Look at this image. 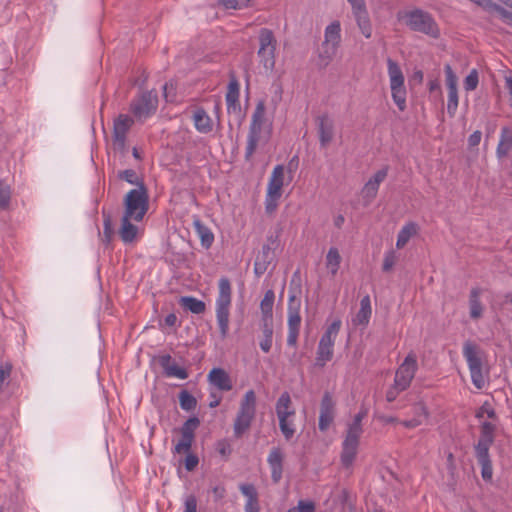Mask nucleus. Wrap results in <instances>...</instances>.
Masks as SVG:
<instances>
[{
    "mask_svg": "<svg viewBox=\"0 0 512 512\" xmlns=\"http://www.w3.org/2000/svg\"><path fill=\"white\" fill-rule=\"evenodd\" d=\"M481 465V474L482 478L485 481H490L492 479V462L491 460L488 461H481L478 462Z\"/></svg>",
    "mask_w": 512,
    "mask_h": 512,
    "instance_id": "680f3d73",
    "label": "nucleus"
},
{
    "mask_svg": "<svg viewBox=\"0 0 512 512\" xmlns=\"http://www.w3.org/2000/svg\"><path fill=\"white\" fill-rule=\"evenodd\" d=\"M341 256L336 247H331L326 255V267L329 269L332 276H335L341 264Z\"/></svg>",
    "mask_w": 512,
    "mask_h": 512,
    "instance_id": "4c0bfd02",
    "label": "nucleus"
},
{
    "mask_svg": "<svg viewBox=\"0 0 512 512\" xmlns=\"http://www.w3.org/2000/svg\"><path fill=\"white\" fill-rule=\"evenodd\" d=\"M193 121L196 130L200 133L207 134L213 129L212 119L202 107L194 111Z\"/></svg>",
    "mask_w": 512,
    "mask_h": 512,
    "instance_id": "a878e982",
    "label": "nucleus"
},
{
    "mask_svg": "<svg viewBox=\"0 0 512 512\" xmlns=\"http://www.w3.org/2000/svg\"><path fill=\"white\" fill-rule=\"evenodd\" d=\"M260 47L258 56L266 70H273L275 66L276 39L270 29L262 28L259 33Z\"/></svg>",
    "mask_w": 512,
    "mask_h": 512,
    "instance_id": "f8f14e48",
    "label": "nucleus"
},
{
    "mask_svg": "<svg viewBox=\"0 0 512 512\" xmlns=\"http://www.w3.org/2000/svg\"><path fill=\"white\" fill-rule=\"evenodd\" d=\"M341 27L339 21H334L325 29L324 41L322 43L339 47L341 41Z\"/></svg>",
    "mask_w": 512,
    "mask_h": 512,
    "instance_id": "72a5a7b5",
    "label": "nucleus"
},
{
    "mask_svg": "<svg viewBox=\"0 0 512 512\" xmlns=\"http://www.w3.org/2000/svg\"><path fill=\"white\" fill-rule=\"evenodd\" d=\"M159 365L162 367L164 374L168 377H177L179 379H187L189 374L183 367L178 366L172 362V357L169 354H164L158 358Z\"/></svg>",
    "mask_w": 512,
    "mask_h": 512,
    "instance_id": "4be33fe9",
    "label": "nucleus"
},
{
    "mask_svg": "<svg viewBox=\"0 0 512 512\" xmlns=\"http://www.w3.org/2000/svg\"><path fill=\"white\" fill-rule=\"evenodd\" d=\"M265 113L266 107L265 102L260 100L254 109L252 114L251 123L249 126L247 145L245 149V160L250 161L253 154L255 153L258 142L261 137L262 128L265 124Z\"/></svg>",
    "mask_w": 512,
    "mask_h": 512,
    "instance_id": "423d86ee",
    "label": "nucleus"
},
{
    "mask_svg": "<svg viewBox=\"0 0 512 512\" xmlns=\"http://www.w3.org/2000/svg\"><path fill=\"white\" fill-rule=\"evenodd\" d=\"M284 183V167L282 165H277L274 167L268 187L267 192H270L271 195H282V187Z\"/></svg>",
    "mask_w": 512,
    "mask_h": 512,
    "instance_id": "bb28decb",
    "label": "nucleus"
},
{
    "mask_svg": "<svg viewBox=\"0 0 512 512\" xmlns=\"http://www.w3.org/2000/svg\"><path fill=\"white\" fill-rule=\"evenodd\" d=\"M184 512H197V498L194 495L186 497L184 502Z\"/></svg>",
    "mask_w": 512,
    "mask_h": 512,
    "instance_id": "0e129e2a",
    "label": "nucleus"
},
{
    "mask_svg": "<svg viewBox=\"0 0 512 512\" xmlns=\"http://www.w3.org/2000/svg\"><path fill=\"white\" fill-rule=\"evenodd\" d=\"M463 355L468 363L472 383L476 388L482 389L485 385V380L482 373V360L479 356L478 346L471 341L465 342Z\"/></svg>",
    "mask_w": 512,
    "mask_h": 512,
    "instance_id": "1a4fd4ad",
    "label": "nucleus"
},
{
    "mask_svg": "<svg viewBox=\"0 0 512 512\" xmlns=\"http://www.w3.org/2000/svg\"><path fill=\"white\" fill-rule=\"evenodd\" d=\"M300 307H301V300L299 298H297L296 293H291L289 295V301H288V336H287V345L290 347L297 346L300 325H301Z\"/></svg>",
    "mask_w": 512,
    "mask_h": 512,
    "instance_id": "9b49d317",
    "label": "nucleus"
},
{
    "mask_svg": "<svg viewBox=\"0 0 512 512\" xmlns=\"http://www.w3.org/2000/svg\"><path fill=\"white\" fill-rule=\"evenodd\" d=\"M418 226L414 222H409L402 227L397 236L396 247L398 249L403 248L410 238L417 234Z\"/></svg>",
    "mask_w": 512,
    "mask_h": 512,
    "instance_id": "f704fd0d",
    "label": "nucleus"
},
{
    "mask_svg": "<svg viewBox=\"0 0 512 512\" xmlns=\"http://www.w3.org/2000/svg\"><path fill=\"white\" fill-rule=\"evenodd\" d=\"M241 493L247 497L246 503L258 504V492L253 484H241L239 487Z\"/></svg>",
    "mask_w": 512,
    "mask_h": 512,
    "instance_id": "37998d69",
    "label": "nucleus"
},
{
    "mask_svg": "<svg viewBox=\"0 0 512 512\" xmlns=\"http://www.w3.org/2000/svg\"><path fill=\"white\" fill-rule=\"evenodd\" d=\"M372 314L370 296H364L360 301V309L352 319V323L355 326L366 327L370 321Z\"/></svg>",
    "mask_w": 512,
    "mask_h": 512,
    "instance_id": "b1692460",
    "label": "nucleus"
},
{
    "mask_svg": "<svg viewBox=\"0 0 512 512\" xmlns=\"http://www.w3.org/2000/svg\"><path fill=\"white\" fill-rule=\"evenodd\" d=\"M179 404L184 411H192L197 406V399L187 390H182L178 395Z\"/></svg>",
    "mask_w": 512,
    "mask_h": 512,
    "instance_id": "a19ab883",
    "label": "nucleus"
},
{
    "mask_svg": "<svg viewBox=\"0 0 512 512\" xmlns=\"http://www.w3.org/2000/svg\"><path fill=\"white\" fill-rule=\"evenodd\" d=\"M226 105L228 113L234 114L238 120V126H241L245 119V113L242 111L240 101L226 102Z\"/></svg>",
    "mask_w": 512,
    "mask_h": 512,
    "instance_id": "a18cd8bd",
    "label": "nucleus"
},
{
    "mask_svg": "<svg viewBox=\"0 0 512 512\" xmlns=\"http://www.w3.org/2000/svg\"><path fill=\"white\" fill-rule=\"evenodd\" d=\"M200 426V419L197 416L189 417L181 426V438L174 446L173 453L182 454L191 450L195 440V431Z\"/></svg>",
    "mask_w": 512,
    "mask_h": 512,
    "instance_id": "ddd939ff",
    "label": "nucleus"
},
{
    "mask_svg": "<svg viewBox=\"0 0 512 512\" xmlns=\"http://www.w3.org/2000/svg\"><path fill=\"white\" fill-rule=\"evenodd\" d=\"M103 216V238L102 241L106 246H109L114 236V230L112 226V218L109 212L105 209L102 210Z\"/></svg>",
    "mask_w": 512,
    "mask_h": 512,
    "instance_id": "58836bf2",
    "label": "nucleus"
},
{
    "mask_svg": "<svg viewBox=\"0 0 512 512\" xmlns=\"http://www.w3.org/2000/svg\"><path fill=\"white\" fill-rule=\"evenodd\" d=\"M396 261L397 256L394 250H389L388 252H386L382 264V271L390 272L393 269Z\"/></svg>",
    "mask_w": 512,
    "mask_h": 512,
    "instance_id": "864d4df0",
    "label": "nucleus"
},
{
    "mask_svg": "<svg viewBox=\"0 0 512 512\" xmlns=\"http://www.w3.org/2000/svg\"><path fill=\"white\" fill-rule=\"evenodd\" d=\"M123 216L133 218V221L140 222L149 209V194L144 183L139 188L130 190L124 197Z\"/></svg>",
    "mask_w": 512,
    "mask_h": 512,
    "instance_id": "7ed1b4c3",
    "label": "nucleus"
},
{
    "mask_svg": "<svg viewBox=\"0 0 512 512\" xmlns=\"http://www.w3.org/2000/svg\"><path fill=\"white\" fill-rule=\"evenodd\" d=\"M261 330L263 333V339L260 341L259 345L264 353H268L272 347L273 321H262Z\"/></svg>",
    "mask_w": 512,
    "mask_h": 512,
    "instance_id": "c9c22d12",
    "label": "nucleus"
},
{
    "mask_svg": "<svg viewBox=\"0 0 512 512\" xmlns=\"http://www.w3.org/2000/svg\"><path fill=\"white\" fill-rule=\"evenodd\" d=\"M193 226L196 234L200 238L201 245L206 249L210 248L214 242V235L212 231L204 225L199 218L194 219Z\"/></svg>",
    "mask_w": 512,
    "mask_h": 512,
    "instance_id": "c756f323",
    "label": "nucleus"
},
{
    "mask_svg": "<svg viewBox=\"0 0 512 512\" xmlns=\"http://www.w3.org/2000/svg\"><path fill=\"white\" fill-rule=\"evenodd\" d=\"M218 296L216 299V318L222 339L229 332V315L232 300V287L229 278L221 277L218 282Z\"/></svg>",
    "mask_w": 512,
    "mask_h": 512,
    "instance_id": "f03ea898",
    "label": "nucleus"
},
{
    "mask_svg": "<svg viewBox=\"0 0 512 512\" xmlns=\"http://www.w3.org/2000/svg\"><path fill=\"white\" fill-rule=\"evenodd\" d=\"M417 370L416 356L412 353L408 354L404 359V362L400 365L395 373L394 383L395 386L400 390H406L412 379L415 376Z\"/></svg>",
    "mask_w": 512,
    "mask_h": 512,
    "instance_id": "4468645a",
    "label": "nucleus"
},
{
    "mask_svg": "<svg viewBox=\"0 0 512 512\" xmlns=\"http://www.w3.org/2000/svg\"><path fill=\"white\" fill-rule=\"evenodd\" d=\"M482 133L481 131L477 130L474 131L468 138V145L469 147H475L478 146L481 141Z\"/></svg>",
    "mask_w": 512,
    "mask_h": 512,
    "instance_id": "69168bd1",
    "label": "nucleus"
},
{
    "mask_svg": "<svg viewBox=\"0 0 512 512\" xmlns=\"http://www.w3.org/2000/svg\"><path fill=\"white\" fill-rule=\"evenodd\" d=\"M289 417L278 418L279 419V427L284 435V438L289 441L295 434V428L293 427V423L288 420Z\"/></svg>",
    "mask_w": 512,
    "mask_h": 512,
    "instance_id": "c03bdc74",
    "label": "nucleus"
},
{
    "mask_svg": "<svg viewBox=\"0 0 512 512\" xmlns=\"http://www.w3.org/2000/svg\"><path fill=\"white\" fill-rule=\"evenodd\" d=\"M406 25L415 32H420L432 38H438L440 30L430 13L414 9L405 13Z\"/></svg>",
    "mask_w": 512,
    "mask_h": 512,
    "instance_id": "0eeeda50",
    "label": "nucleus"
},
{
    "mask_svg": "<svg viewBox=\"0 0 512 512\" xmlns=\"http://www.w3.org/2000/svg\"><path fill=\"white\" fill-rule=\"evenodd\" d=\"M275 300V294L273 290H267L264 298L260 303V309L262 313V321H273V305Z\"/></svg>",
    "mask_w": 512,
    "mask_h": 512,
    "instance_id": "2f4dec72",
    "label": "nucleus"
},
{
    "mask_svg": "<svg viewBox=\"0 0 512 512\" xmlns=\"http://www.w3.org/2000/svg\"><path fill=\"white\" fill-rule=\"evenodd\" d=\"M512 148V134L507 127L501 130V137L498 143L496 153L499 158L506 156Z\"/></svg>",
    "mask_w": 512,
    "mask_h": 512,
    "instance_id": "e433bc0d",
    "label": "nucleus"
},
{
    "mask_svg": "<svg viewBox=\"0 0 512 512\" xmlns=\"http://www.w3.org/2000/svg\"><path fill=\"white\" fill-rule=\"evenodd\" d=\"M416 416L423 415L425 418L429 416L428 410L423 402H419L414 406Z\"/></svg>",
    "mask_w": 512,
    "mask_h": 512,
    "instance_id": "338daca9",
    "label": "nucleus"
},
{
    "mask_svg": "<svg viewBox=\"0 0 512 512\" xmlns=\"http://www.w3.org/2000/svg\"><path fill=\"white\" fill-rule=\"evenodd\" d=\"M388 175V166L378 170L364 185L361 194L364 200V205L368 206L376 198L379 186Z\"/></svg>",
    "mask_w": 512,
    "mask_h": 512,
    "instance_id": "dca6fc26",
    "label": "nucleus"
},
{
    "mask_svg": "<svg viewBox=\"0 0 512 512\" xmlns=\"http://www.w3.org/2000/svg\"><path fill=\"white\" fill-rule=\"evenodd\" d=\"M480 294L481 289L474 287L471 289L469 295L470 317L474 320L481 318L483 314V305L480 301Z\"/></svg>",
    "mask_w": 512,
    "mask_h": 512,
    "instance_id": "7c9ffc66",
    "label": "nucleus"
},
{
    "mask_svg": "<svg viewBox=\"0 0 512 512\" xmlns=\"http://www.w3.org/2000/svg\"><path fill=\"white\" fill-rule=\"evenodd\" d=\"M208 379L221 391H230L233 387L229 374L222 368H213L208 374Z\"/></svg>",
    "mask_w": 512,
    "mask_h": 512,
    "instance_id": "5701e85b",
    "label": "nucleus"
},
{
    "mask_svg": "<svg viewBox=\"0 0 512 512\" xmlns=\"http://www.w3.org/2000/svg\"><path fill=\"white\" fill-rule=\"evenodd\" d=\"M290 285V294L295 293V289H297L298 292L301 293V275L299 269L293 273Z\"/></svg>",
    "mask_w": 512,
    "mask_h": 512,
    "instance_id": "e2e57ef3",
    "label": "nucleus"
},
{
    "mask_svg": "<svg viewBox=\"0 0 512 512\" xmlns=\"http://www.w3.org/2000/svg\"><path fill=\"white\" fill-rule=\"evenodd\" d=\"M134 124L133 118L126 114H120L114 119L113 123V144L121 152L126 149V135Z\"/></svg>",
    "mask_w": 512,
    "mask_h": 512,
    "instance_id": "2eb2a0df",
    "label": "nucleus"
},
{
    "mask_svg": "<svg viewBox=\"0 0 512 512\" xmlns=\"http://www.w3.org/2000/svg\"><path fill=\"white\" fill-rule=\"evenodd\" d=\"M402 390L398 389V387H396L395 385L393 387H391L387 393H386V400L388 402H393L398 394L401 392Z\"/></svg>",
    "mask_w": 512,
    "mask_h": 512,
    "instance_id": "774afa93",
    "label": "nucleus"
},
{
    "mask_svg": "<svg viewBox=\"0 0 512 512\" xmlns=\"http://www.w3.org/2000/svg\"><path fill=\"white\" fill-rule=\"evenodd\" d=\"M186 454L187 456L184 461L185 469L187 471H193L199 463V458L197 455L190 453V451L187 452Z\"/></svg>",
    "mask_w": 512,
    "mask_h": 512,
    "instance_id": "052dcab7",
    "label": "nucleus"
},
{
    "mask_svg": "<svg viewBox=\"0 0 512 512\" xmlns=\"http://www.w3.org/2000/svg\"><path fill=\"white\" fill-rule=\"evenodd\" d=\"M133 218L122 216L121 227L119 229V236L125 244L133 243L138 234V227L131 223Z\"/></svg>",
    "mask_w": 512,
    "mask_h": 512,
    "instance_id": "393cba45",
    "label": "nucleus"
},
{
    "mask_svg": "<svg viewBox=\"0 0 512 512\" xmlns=\"http://www.w3.org/2000/svg\"><path fill=\"white\" fill-rule=\"evenodd\" d=\"M479 83V76L476 69L470 71V73L464 79V89L466 91H473L477 88Z\"/></svg>",
    "mask_w": 512,
    "mask_h": 512,
    "instance_id": "8fccbe9b",
    "label": "nucleus"
},
{
    "mask_svg": "<svg viewBox=\"0 0 512 512\" xmlns=\"http://www.w3.org/2000/svg\"><path fill=\"white\" fill-rule=\"evenodd\" d=\"M273 250L270 244H264L261 251L257 254L254 263V272L257 276L263 275L274 260Z\"/></svg>",
    "mask_w": 512,
    "mask_h": 512,
    "instance_id": "412c9836",
    "label": "nucleus"
},
{
    "mask_svg": "<svg viewBox=\"0 0 512 512\" xmlns=\"http://www.w3.org/2000/svg\"><path fill=\"white\" fill-rule=\"evenodd\" d=\"M388 76L390 79L391 96L400 111L406 109L407 91L405 87V77L399 64L388 57L386 60Z\"/></svg>",
    "mask_w": 512,
    "mask_h": 512,
    "instance_id": "39448f33",
    "label": "nucleus"
},
{
    "mask_svg": "<svg viewBox=\"0 0 512 512\" xmlns=\"http://www.w3.org/2000/svg\"><path fill=\"white\" fill-rule=\"evenodd\" d=\"M281 195H271L270 192H267L266 198H265V210L267 213H272L276 210L278 206V200L280 199Z\"/></svg>",
    "mask_w": 512,
    "mask_h": 512,
    "instance_id": "5fc2aeb1",
    "label": "nucleus"
},
{
    "mask_svg": "<svg viewBox=\"0 0 512 512\" xmlns=\"http://www.w3.org/2000/svg\"><path fill=\"white\" fill-rule=\"evenodd\" d=\"M495 425L490 422H483L481 425L480 439L487 440L489 442L494 441Z\"/></svg>",
    "mask_w": 512,
    "mask_h": 512,
    "instance_id": "603ef678",
    "label": "nucleus"
},
{
    "mask_svg": "<svg viewBox=\"0 0 512 512\" xmlns=\"http://www.w3.org/2000/svg\"><path fill=\"white\" fill-rule=\"evenodd\" d=\"M319 143L322 148H326L334 137V122L328 114L316 117Z\"/></svg>",
    "mask_w": 512,
    "mask_h": 512,
    "instance_id": "a211bd4d",
    "label": "nucleus"
},
{
    "mask_svg": "<svg viewBox=\"0 0 512 512\" xmlns=\"http://www.w3.org/2000/svg\"><path fill=\"white\" fill-rule=\"evenodd\" d=\"M227 9H242L249 6L250 0H219Z\"/></svg>",
    "mask_w": 512,
    "mask_h": 512,
    "instance_id": "13d9d810",
    "label": "nucleus"
},
{
    "mask_svg": "<svg viewBox=\"0 0 512 512\" xmlns=\"http://www.w3.org/2000/svg\"><path fill=\"white\" fill-rule=\"evenodd\" d=\"M339 47L331 44H321V49L318 52L317 67L319 69H325L334 59Z\"/></svg>",
    "mask_w": 512,
    "mask_h": 512,
    "instance_id": "cd10ccee",
    "label": "nucleus"
},
{
    "mask_svg": "<svg viewBox=\"0 0 512 512\" xmlns=\"http://www.w3.org/2000/svg\"><path fill=\"white\" fill-rule=\"evenodd\" d=\"M11 199V191L9 185L0 181V210L8 208Z\"/></svg>",
    "mask_w": 512,
    "mask_h": 512,
    "instance_id": "de8ad7c7",
    "label": "nucleus"
},
{
    "mask_svg": "<svg viewBox=\"0 0 512 512\" xmlns=\"http://www.w3.org/2000/svg\"><path fill=\"white\" fill-rule=\"evenodd\" d=\"M283 460L284 454L281 448L273 447L268 455L267 462L271 469V479L275 484L279 483L282 478Z\"/></svg>",
    "mask_w": 512,
    "mask_h": 512,
    "instance_id": "6ab92c4d",
    "label": "nucleus"
},
{
    "mask_svg": "<svg viewBox=\"0 0 512 512\" xmlns=\"http://www.w3.org/2000/svg\"><path fill=\"white\" fill-rule=\"evenodd\" d=\"M458 108V90H448L447 113L451 118L456 114Z\"/></svg>",
    "mask_w": 512,
    "mask_h": 512,
    "instance_id": "49530a36",
    "label": "nucleus"
},
{
    "mask_svg": "<svg viewBox=\"0 0 512 512\" xmlns=\"http://www.w3.org/2000/svg\"><path fill=\"white\" fill-rule=\"evenodd\" d=\"M340 328L341 321L339 319L334 320L321 336L316 353V366L323 368L327 362L332 360L333 347Z\"/></svg>",
    "mask_w": 512,
    "mask_h": 512,
    "instance_id": "6e6552de",
    "label": "nucleus"
},
{
    "mask_svg": "<svg viewBox=\"0 0 512 512\" xmlns=\"http://www.w3.org/2000/svg\"><path fill=\"white\" fill-rule=\"evenodd\" d=\"M335 417V402L329 392H325L320 403L318 427L324 432L332 424Z\"/></svg>",
    "mask_w": 512,
    "mask_h": 512,
    "instance_id": "f3484780",
    "label": "nucleus"
},
{
    "mask_svg": "<svg viewBox=\"0 0 512 512\" xmlns=\"http://www.w3.org/2000/svg\"><path fill=\"white\" fill-rule=\"evenodd\" d=\"M489 12H497L501 19L508 25L512 26V12L506 10L499 4L493 2Z\"/></svg>",
    "mask_w": 512,
    "mask_h": 512,
    "instance_id": "3c124183",
    "label": "nucleus"
},
{
    "mask_svg": "<svg viewBox=\"0 0 512 512\" xmlns=\"http://www.w3.org/2000/svg\"><path fill=\"white\" fill-rule=\"evenodd\" d=\"M446 75V85L448 90L457 89V77L451 66L447 64L444 68Z\"/></svg>",
    "mask_w": 512,
    "mask_h": 512,
    "instance_id": "6e6d98bb",
    "label": "nucleus"
},
{
    "mask_svg": "<svg viewBox=\"0 0 512 512\" xmlns=\"http://www.w3.org/2000/svg\"><path fill=\"white\" fill-rule=\"evenodd\" d=\"M240 84L236 76L230 74V79L227 87L226 102L239 101Z\"/></svg>",
    "mask_w": 512,
    "mask_h": 512,
    "instance_id": "ea45409f",
    "label": "nucleus"
},
{
    "mask_svg": "<svg viewBox=\"0 0 512 512\" xmlns=\"http://www.w3.org/2000/svg\"><path fill=\"white\" fill-rule=\"evenodd\" d=\"M352 12L361 33L370 38L372 35V25L366 8V3H360L352 6Z\"/></svg>",
    "mask_w": 512,
    "mask_h": 512,
    "instance_id": "aec40b11",
    "label": "nucleus"
},
{
    "mask_svg": "<svg viewBox=\"0 0 512 512\" xmlns=\"http://www.w3.org/2000/svg\"><path fill=\"white\" fill-rule=\"evenodd\" d=\"M367 411H359L348 424L345 438L342 442V451L340 455L341 464L345 468H350L357 456L359 440L363 433L362 420L366 417Z\"/></svg>",
    "mask_w": 512,
    "mask_h": 512,
    "instance_id": "f257e3e1",
    "label": "nucleus"
},
{
    "mask_svg": "<svg viewBox=\"0 0 512 512\" xmlns=\"http://www.w3.org/2000/svg\"><path fill=\"white\" fill-rule=\"evenodd\" d=\"M179 304L193 314H202L206 310L205 302L193 296H182Z\"/></svg>",
    "mask_w": 512,
    "mask_h": 512,
    "instance_id": "473e14b6",
    "label": "nucleus"
},
{
    "mask_svg": "<svg viewBox=\"0 0 512 512\" xmlns=\"http://www.w3.org/2000/svg\"><path fill=\"white\" fill-rule=\"evenodd\" d=\"M118 178L128 182L129 184L136 185L139 188V184L144 183L142 180H138L137 174L132 169H126L118 173Z\"/></svg>",
    "mask_w": 512,
    "mask_h": 512,
    "instance_id": "09e8293b",
    "label": "nucleus"
},
{
    "mask_svg": "<svg viewBox=\"0 0 512 512\" xmlns=\"http://www.w3.org/2000/svg\"><path fill=\"white\" fill-rule=\"evenodd\" d=\"M276 414L278 418L291 417L295 415V409L292 408V401L288 392H283L278 398L275 406Z\"/></svg>",
    "mask_w": 512,
    "mask_h": 512,
    "instance_id": "c85d7f7f",
    "label": "nucleus"
},
{
    "mask_svg": "<svg viewBox=\"0 0 512 512\" xmlns=\"http://www.w3.org/2000/svg\"><path fill=\"white\" fill-rule=\"evenodd\" d=\"M158 107V97L155 91L142 92L130 103V112L137 120H142L153 115Z\"/></svg>",
    "mask_w": 512,
    "mask_h": 512,
    "instance_id": "9d476101",
    "label": "nucleus"
},
{
    "mask_svg": "<svg viewBox=\"0 0 512 512\" xmlns=\"http://www.w3.org/2000/svg\"><path fill=\"white\" fill-rule=\"evenodd\" d=\"M492 443L493 442H489L483 439L478 440V443L475 445V453L478 462L491 460L489 455V448Z\"/></svg>",
    "mask_w": 512,
    "mask_h": 512,
    "instance_id": "79ce46f5",
    "label": "nucleus"
},
{
    "mask_svg": "<svg viewBox=\"0 0 512 512\" xmlns=\"http://www.w3.org/2000/svg\"><path fill=\"white\" fill-rule=\"evenodd\" d=\"M255 415L256 394L254 390L250 389L244 394L234 421L233 430L236 438L242 437L250 428Z\"/></svg>",
    "mask_w": 512,
    "mask_h": 512,
    "instance_id": "20e7f679",
    "label": "nucleus"
},
{
    "mask_svg": "<svg viewBox=\"0 0 512 512\" xmlns=\"http://www.w3.org/2000/svg\"><path fill=\"white\" fill-rule=\"evenodd\" d=\"M315 504L312 501L300 500L296 507L288 509L287 512H314Z\"/></svg>",
    "mask_w": 512,
    "mask_h": 512,
    "instance_id": "4d7b16f0",
    "label": "nucleus"
},
{
    "mask_svg": "<svg viewBox=\"0 0 512 512\" xmlns=\"http://www.w3.org/2000/svg\"><path fill=\"white\" fill-rule=\"evenodd\" d=\"M484 414H487V416L491 419L496 418V412L488 402H484L481 408L476 412L475 416L476 418H482Z\"/></svg>",
    "mask_w": 512,
    "mask_h": 512,
    "instance_id": "bf43d9fd",
    "label": "nucleus"
}]
</instances>
